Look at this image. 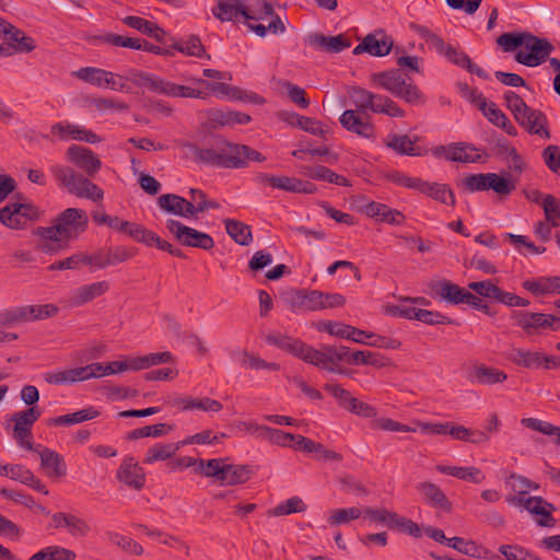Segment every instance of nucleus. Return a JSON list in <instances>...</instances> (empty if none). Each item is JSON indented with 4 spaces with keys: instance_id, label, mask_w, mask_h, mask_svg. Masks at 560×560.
I'll return each mask as SVG.
<instances>
[{
    "instance_id": "f257e3e1",
    "label": "nucleus",
    "mask_w": 560,
    "mask_h": 560,
    "mask_svg": "<svg viewBox=\"0 0 560 560\" xmlns=\"http://www.w3.org/2000/svg\"><path fill=\"white\" fill-rule=\"evenodd\" d=\"M182 148L187 149L197 164L211 165L224 168H243L250 161L264 162L266 156L257 150L229 141L221 135H212L205 148L194 142H183Z\"/></svg>"
},
{
    "instance_id": "f03ea898",
    "label": "nucleus",
    "mask_w": 560,
    "mask_h": 560,
    "mask_svg": "<svg viewBox=\"0 0 560 560\" xmlns=\"http://www.w3.org/2000/svg\"><path fill=\"white\" fill-rule=\"evenodd\" d=\"M420 58L417 56H398V69L387 70V91L409 104H423L424 96L409 77V72L420 73Z\"/></svg>"
},
{
    "instance_id": "7ed1b4c3",
    "label": "nucleus",
    "mask_w": 560,
    "mask_h": 560,
    "mask_svg": "<svg viewBox=\"0 0 560 560\" xmlns=\"http://www.w3.org/2000/svg\"><path fill=\"white\" fill-rule=\"evenodd\" d=\"M375 354L371 351H352L343 345H322V359L319 369L330 373L347 374V370L340 363L362 365L374 364Z\"/></svg>"
},
{
    "instance_id": "20e7f679",
    "label": "nucleus",
    "mask_w": 560,
    "mask_h": 560,
    "mask_svg": "<svg viewBox=\"0 0 560 560\" xmlns=\"http://www.w3.org/2000/svg\"><path fill=\"white\" fill-rule=\"evenodd\" d=\"M50 172L71 195L93 201H100L104 197L103 189L69 166L52 165Z\"/></svg>"
},
{
    "instance_id": "39448f33",
    "label": "nucleus",
    "mask_w": 560,
    "mask_h": 560,
    "mask_svg": "<svg viewBox=\"0 0 560 560\" xmlns=\"http://www.w3.org/2000/svg\"><path fill=\"white\" fill-rule=\"evenodd\" d=\"M89 226V218L83 209L67 208L54 218L52 224L46 226V234H59L61 237L71 242L84 233Z\"/></svg>"
},
{
    "instance_id": "423d86ee",
    "label": "nucleus",
    "mask_w": 560,
    "mask_h": 560,
    "mask_svg": "<svg viewBox=\"0 0 560 560\" xmlns=\"http://www.w3.org/2000/svg\"><path fill=\"white\" fill-rule=\"evenodd\" d=\"M265 341L275 346L301 360L304 362L315 365L317 368L320 366L322 359V346L318 349L313 348L310 345H306L300 339L292 338L287 335L272 332L268 334L265 337Z\"/></svg>"
},
{
    "instance_id": "0eeeda50",
    "label": "nucleus",
    "mask_w": 560,
    "mask_h": 560,
    "mask_svg": "<svg viewBox=\"0 0 560 560\" xmlns=\"http://www.w3.org/2000/svg\"><path fill=\"white\" fill-rule=\"evenodd\" d=\"M523 47L525 50H517L514 59L516 62L526 67H537L548 60L550 54L555 49L552 44L546 39L526 33Z\"/></svg>"
},
{
    "instance_id": "6e6552de",
    "label": "nucleus",
    "mask_w": 560,
    "mask_h": 560,
    "mask_svg": "<svg viewBox=\"0 0 560 560\" xmlns=\"http://www.w3.org/2000/svg\"><path fill=\"white\" fill-rule=\"evenodd\" d=\"M40 416L42 409L38 406H33L12 415L10 420L14 422L13 438L20 447L37 451L32 443V428Z\"/></svg>"
},
{
    "instance_id": "1a4fd4ad",
    "label": "nucleus",
    "mask_w": 560,
    "mask_h": 560,
    "mask_svg": "<svg viewBox=\"0 0 560 560\" xmlns=\"http://www.w3.org/2000/svg\"><path fill=\"white\" fill-rule=\"evenodd\" d=\"M166 228L183 246L197 247L205 250H210L214 247V241L211 235L187 226L177 220H166Z\"/></svg>"
},
{
    "instance_id": "9d476101",
    "label": "nucleus",
    "mask_w": 560,
    "mask_h": 560,
    "mask_svg": "<svg viewBox=\"0 0 560 560\" xmlns=\"http://www.w3.org/2000/svg\"><path fill=\"white\" fill-rule=\"evenodd\" d=\"M512 318L528 335L535 334L539 329L549 328L552 331L560 329V317L552 314L513 311Z\"/></svg>"
},
{
    "instance_id": "9b49d317",
    "label": "nucleus",
    "mask_w": 560,
    "mask_h": 560,
    "mask_svg": "<svg viewBox=\"0 0 560 560\" xmlns=\"http://www.w3.org/2000/svg\"><path fill=\"white\" fill-rule=\"evenodd\" d=\"M136 254V248H128L122 245L105 247L91 255H88V265L94 269H105L107 267L124 262L133 257Z\"/></svg>"
},
{
    "instance_id": "f8f14e48",
    "label": "nucleus",
    "mask_w": 560,
    "mask_h": 560,
    "mask_svg": "<svg viewBox=\"0 0 560 560\" xmlns=\"http://www.w3.org/2000/svg\"><path fill=\"white\" fill-rule=\"evenodd\" d=\"M0 37L11 47L13 54H26L35 49V40L24 31L0 18Z\"/></svg>"
},
{
    "instance_id": "ddd939ff",
    "label": "nucleus",
    "mask_w": 560,
    "mask_h": 560,
    "mask_svg": "<svg viewBox=\"0 0 560 560\" xmlns=\"http://www.w3.org/2000/svg\"><path fill=\"white\" fill-rule=\"evenodd\" d=\"M67 159L82 170L88 176L93 177L102 167V161L91 149L72 144L67 149Z\"/></svg>"
},
{
    "instance_id": "4468645a",
    "label": "nucleus",
    "mask_w": 560,
    "mask_h": 560,
    "mask_svg": "<svg viewBox=\"0 0 560 560\" xmlns=\"http://www.w3.org/2000/svg\"><path fill=\"white\" fill-rule=\"evenodd\" d=\"M116 478L119 482L137 491H140L145 483V472L132 456L122 459L117 469Z\"/></svg>"
},
{
    "instance_id": "2eb2a0df",
    "label": "nucleus",
    "mask_w": 560,
    "mask_h": 560,
    "mask_svg": "<svg viewBox=\"0 0 560 560\" xmlns=\"http://www.w3.org/2000/svg\"><path fill=\"white\" fill-rule=\"evenodd\" d=\"M516 122L529 135H536L542 139H550L548 119L545 113L529 107L515 118Z\"/></svg>"
},
{
    "instance_id": "dca6fc26",
    "label": "nucleus",
    "mask_w": 560,
    "mask_h": 560,
    "mask_svg": "<svg viewBox=\"0 0 560 560\" xmlns=\"http://www.w3.org/2000/svg\"><path fill=\"white\" fill-rule=\"evenodd\" d=\"M279 118L292 127L300 128L314 136H319L324 140H327V136L330 133L329 128L325 127L320 121L302 116L295 112H281L279 113Z\"/></svg>"
},
{
    "instance_id": "f3484780",
    "label": "nucleus",
    "mask_w": 560,
    "mask_h": 560,
    "mask_svg": "<svg viewBox=\"0 0 560 560\" xmlns=\"http://www.w3.org/2000/svg\"><path fill=\"white\" fill-rule=\"evenodd\" d=\"M73 75L86 83L95 86H107L112 90H116L117 79L124 80L120 74L113 73L110 71L95 68V67H83L73 72Z\"/></svg>"
},
{
    "instance_id": "a211bd4d",
    "label": "nucleus",
    "mask_w": 560,
    "mask_h": 560,
    "mask_svg": "<svg viewBox=\"0 0 560 560\" xmlns=\"http://www.w3.org/2000/svg\"><path fill=\"white\" fill-rule=\"evenodd\" d=\"M51 133L57 136L60 140L73 139L86 143H98L102 141V138L94 131L69 122L54 124L51 126Z\"/></svg>"
},
{
    "instance_id": "6ab92c4d",
    "label": "nucleus",
    "mask_w": 560,
    "mask_h": 560,
    "mask_svg": "<svg viewBox=\"0 0 560 560\" xmlns=\"http://www.w3.org/2000/svg\"><path fill=\"white\" fill-rule=\"evenodd\" d=\"M518 503L522 504L529 513L539 515L537 524L541 527H553L556 520L551 512L556 511L552 503L547 502L541 497H529L527 499L518 498Z\"/></svg>"
},
{
    "instance_id": "aec40b11",
    "label": "nucleus",
    "mask_w": 560,
    "mask_h": 560,
    "mask_svg": "<svg viewBox=\"0 0 560 560\" xmlns=\"http://www.w3.org/2000/svg\"><path fill=\"white\" fill-rule=\"evenodd\" d=\"M158 203L161 209L168 213L183 218H195V205L182 196L164 194L159 197Z\"/></svg>"
},
{
    "instance_id": "412c9836",
    "label": "nucleus",
    "mask_w": 560,
    "mask_h": 560,
    "mask_svg": "<svg viewBox=\"0 0 560 560\" xmlns=\"http://www.w3.org/2000/svg\"><path fill=\"white\" fill-rule=\"evenodd\" d=\"M416 490L422 500L432 508H439L444 512L452 511L451 501L438 485L431 481H423L416 486Z\"/></svg>"
},
{
    "instance_id": "4be33fe9",
    "label": "nucleus",
    "mask_w": 560,
    "mask_h": 560,
    "mask_svg": "<svg viewBox=\"0 0 560 560\" xmlns=\"http://www.w3.org/2000/svg\"><path fill=\"white\" fill-rule=\"evenodd\" d=\"M349 94L359 110L363 113L366 110L385 113V101L383 96L360 86H353Z\"/></svg>"
},
{
    "instance_id": "5701e85b",
    "label": "nucleus",
    "mask_w": 560,
    "mask_h": 560,
    "mask_svg": "<svg viewBox=\"0 0 560 560\" xmlns=\"http://www.w3.org/2000/svg\"><path fill=\"white\" fill-rule=\"evenodd\" d=\"M109 289L106 281H98L90 284H84L71 292L68 298L69 306L78 307L94 299L103 295Z\"/></svg>"
},
{
    "instance_id": "b1692460",
    "label": "nucleus",
    "mask_w": 560,
    "mask_h": 560,
    "mask_svg": "<svg viewBox=\"0 0 560 560\" xmlns=\"http://www.w3.org/2000/svg\"><path fill=\"white\" fill-rule=\"evenodd\" d=\"M211 11L221 22H235L238 15L249 18V9L241 0H218Z\"/></svg>"
},
{
    "instance_id": "393cba45",
    "label": "nucleus",
    "mask_w": 560,
    "mask_h": 560,
    "mask_svg": "<svg viewBox=\"0 0 560 560\" xmlns=\"http://www.w3.org/2000/svg\"><path fill=\"white\" fill-rule=\"evenodd\" d=\"M339 121L346 130L360 137L372 138L374 136V126L368 119L362 118L353 109L345 110L341 114Z\"/></svg>"
},
{
    "instance_id": "a878e982",
    "label": "nucleus",
    "mask_w": 560,
    "mask_h": 560,
    "mask_svg": "<svg viewBox=\"0 0 560 560\" xmlns=\"http://www.w3.org/2000/svg\"><path fill=\"white\" fill-rule=\"evenodd\" d=\"M310 44L322 51L338 54L351 46V40L345 35L326 36L315 33L310 36Z\"/></svg>"
},
{
    "instance_id": "bb28decb",
    "label": "nucleus",
    "mask_w": 560,
    "mask_h": 560,
    "mask_svg": "<svg viewBox=\"0 0 560 560\" xmlns=\"http://www.w3.org/2000/svg\"><path fill=\"white\" fill-rule=\"evenodd\" d=\"M125 79L130 81L138 88H145L149 91L164 95L166 80L161 79L153 73H149L138 69H130Z\"/></svg>"
},
{
    "instance_id": "cd10ccee",
    "label": "nucleus",
    "mask_w": 560,
    "mask_h": 560,
    "mask_svg": "<svg viewBox=\"0 0 560 560\" xmlns=\"http://www.w3.org/2000/svg\"><path fill=\"white\" fill-rule=\"evenodd\" d=\"M85 366L68 369L62 371L48 372L44 375L47 383L52 385H70L77 382H82L91 378L92 374H88Z\"/></svg>"
},
{
    "instance_id": "c85d7f7f",
    "label": "nucleus",
    "mask_w": 560,
    "mask_h": 560,
    "mask_svg": "<svg viewBox=\"0 0 560 560\" xmlns=\"http://www.w3.org/2000/svg\"><path fill=\"white\" fill-rule=\"evenodd\" d=\"M418 191L443 205L456 206L455 194L447 184L430 183L422 179Z\"/></svg>"
},
{
    "instance_id": "c756f323",
    "label": "nucleus",
    "mask_w": 560,
    "mask_h": 560,
    "mask_svg": "<svg viewBox=\"0 0 560 560\" xmlns=\"http://www.w3.org/2000/svg\"><path fill=\"white\" fill-rule=\"evenodd\" d=\"M431 289L434 290L442 300L452 304L466 303L467 296L470 294L469 291L460 288L458 284H455L450 280L432 282Z\"/></svg>"
},
{
    "instance_id": "7c9ffc66",
    "label": "nucleus",
    "mask_w": 560,
    "mask_h": 560,
    "mask_svg": "<svg viewBox=\"0 0 560 560\" xmlns=\"http://www.w3.org/2000/svg\"><path fill=\"white\" fill-rule=\"evenodd\" d=\"M322 291H296L289 300L292 311H317L323 308L320 302Z\"/></svg>"
},
{
    "instance_id": "2f4dec72",
    "label": "nucleus",
    "mask_w": 560,
    "mask_h": 560,
    "mask_svg": "<svg viewBox=\"0 0 560 560\" xmlns=\"http://www.w3.org/2000/svg\"><path fill=\"white\" fill-rule=\"evenodd\" d=\"M40 457L42 468L47 470L49 477H63L67 474V465L65 458L54 450L44 447L36 451Z\"/></svg>"
},
{
    "instance_id": "473e14b6",
    "label": "nucleus",
    "mask_w": 560,
    "mask_h": 560,
    "mask_svg": "<svg viewBox=\"0 0 560 560\" xmlns=\"http://www.w3.org/2000/svg\"><path fill=\"white\" fill-rule=\"evenodd\" d=\"M255 474L250 465L225 464L219 485L236 486L247 482Z\"/></svg>"
},
{
    "instance_id": "72a5a7b5",
    "label": "nucleus",
    "mask_w": 560,
    "mask_h": 560,
    "mask_svg": "<svg viewBox=\"0 0 560 560\" xmlns=\"http://www.w3.org/2000/svg\"><path fill=\"white\" fill-rule=\"evenodd\" d=\"M444 56L454 65L467 70L469 73H474L480 79L489 80V74L479 66L474 63L469 56L463 50L450 45Z\"/></svg>"
},
{
    "instance_id": "f704fd0d",
    "label": "nucleus",
    "mask_w": 560,
    "mask_h": 560,
    "mask_svg": "<svg viewBox=\"0 0 560 560\" xmlns=\"http://www.w3.org/2000/svg\"><path fill=\"white\" fill-rule=\"evenodd\" d=\"M387 529L399 534L409 535L413 538L422 537V528L412 520L401 516L395 512L387 511Z\"/></svg>"
},
{
    "instance_id": "c9c22d12",
    "label": "nucleus",
    "mask_w": 560,
    "mask_h": 560,
    "mask_svg": "<svg viewBox=\"0 0 560 560\" xmlns=\"http://www.w3.org/2000/svg\"><path fill=\"white\" fill-rule=\"evenodd\" d=\"M506 359L512 363L526 369H539L542 366L544 353L533 352L522 348H513Z\"/></svg>"
},
{
    "instance_id": "e433bc0d",
    "label": "nucleus",
    "mask_w": 560,
    "mask_h": 560,
    "mask_svg": "<svg viewBox=\"0 0 560 560\" xmlns=\"http://www.w3.org/2000/svg\"><path fill=\"white\" fill-rule=\"evenodd\" d=\"M44 231H46V226H38L34 231V234L42 238L38 244V249L43 253L57 255L69 247L70 242L61 237L59 234L51 235L50 237L49 234H46Z\"/></svg>"
},
{
    "instance_id": "4c0bfd02",
    "label": "nucleus",
    "mask_w": 560,
    "mask_h": 560,
    "mask_svg": "<svg viewBox=\"0 0 560 560\" xmlns=\"http://www.w3.org/2000/svg\"><path fill=\"white\" fill-rule=\"evenodd\" d=\"M469 378L470 381L479 384L493 385L504 382L508 378V375L499 369L480 364L474 368Z\"/></svg>"
},
{
    "instance_id": "58836bf2",
    "label": "nucleus",
    "mask_w": 560,
    "mask_h": 560,
    "mask_svg": "<svg viewBox=\"0 0 560 560\" xmlns=\"http://www.w3.org/2000/svg\"><path fill=\"white\" fill-rule=\"evenodd\" d=\"M223 223L229 236L238 245L248 246L253 242V234L249 225L234 219H225Z\"/></svg>"
},
{
    "instance_id": "ea45409f",
    "label": "nucleus",
    "mask_w": 560,
    "mask_h": 560,
    "mask_svg": "<svg viewBox=\"0 0 560 560\" xmlns=\"http://www.w3.org/2000/svg\"><path fill=\"white\" fill-rule=\"evenodd\" d=\"M21 202H10L0 209V222L9 229L23 230L26 222H23Z\"/></svg>"
},
{
    "instance_id": "a19ab883",
    "label": "nucleus",
    "mask_w": 560,
    "mask_h": 560,
    "mask_svg": "<svg viewBox=\"0 0 560 560\" xmlns=\"http://www.w3.org/2000/svg\"><path fill=\"white\" fill-rule=\"evenodd\" d=\"M100 416V411L93 407H89L82 410H79L73 413L62 415L56 418H51L48 421L49 425H72L77 423H81L83 421L95 419Z\"/></svg>"
},
{
    "instance_id": "79ce46f5",
    "label": "nucleus",
    "mask_w": 560,
    "mask_h": 560,
    "mask_svg": "<svg viewBox=\"0 0 560 560\" xmlns=\"http://www.w3.org/2000/svg\"><path fill=\"white\" fill-rule=\"evenodd\" d=\"M170 39L172 40L170 47L179 52L198 58L206 56L210 59V56L205 54V47L197 35H190L186 42H177L174 37H170Z\"/></svg>"
},
{
    "instance_id": "37998d69",
    "label": "nucleus",
    "mask_w": 560,
    "mask_h": 560,
    "mask_svg": "<svg viewBox=\"0 0 560 560\" xmlns=\"http://www.w3.org/2000/svg\"><path fill=\"white\" fill-rule=\"evenodd\" d=\"M177 452L178 444L156 443L147 450L143 463L150 465L159 460L171 459Z\"/></svg>"
},
{
    "instance_id": "c03bdc74",
    "label": "nucleus",
    "mask_w": 560,
    "mask_h": 560,
    "mask_svg": "<svg viewBox=\"0 0 560 560\" xmlns=\"http://www.w3.org/2000/svg\"><path fill=\"white\" fill-rule=\"evenodd\" d=\"M489 173L468 174L457 182V187L465 194L488 190Z\"/></svg>"
},
{
    "instance_id": "a18cd8bd",
    "label": "nucleus",
    "mask_w": 560,
    "mask_h": 560,
    "mask_svg": "<svg viewBox=\"0 0 560 560\" xmlns=\"http://www.w3.org/2000/svg\"><path fill=\"white\" fill-rule=\"evenodd\" d=\"M467 150L475 151L477 149L474 144L467 142L452 143L448 145L446 160L460 163H475L480 161V155L472 156L466 152Z\"/></svg>"
},
{
    "instance_id": "49530a36",
    "label": "nucleus",
    "mask_w": 560,
    "mask_h": 560,
    "mask_svg": "<svg viewBox=\"0 0 560 560\" xmlns=\"http://www.w3.org/2000/svg\"><path fill=\"white\" fill-rule=\"evenodd\" d=\"M88 374H92L91 378L102 377L112 374H118L127 371V361L98 362L86 365Z\"/></svg>"
},
{
    "instance_id": "de8ad7c7",
    "label": "nucleus",
    "mask_w": 560,
    "mask_h": 560,
    "mask_svg": "<svg viewBox=\"0 0 560 560\" xmlns=\"http://www.w3.org/2000/svg\"><path fill=\"white\" fill-rule=\"evenodd\" d=\"M21 310L24 323L49 318L58 313V307L52 304L25 305Z\"/></svg>"
},
{
    "instance_id": "09e8293b",
    "label": "nucleus",
    "mask_w": 560,
    "mask_h": 560,
    "mask_svg": "<svg viewBox=\"0 0 560 560\" xmlns=\"http://www.w3.org/2000/svg\"><path fill=\"white\" fill-rule=\"evenodd\" d=\"M234 357L237 358V361L242 366H247L253 370H271L278 371L280 365L275 362H267L264 359L249 353L247 351H238L234 353Z\"/></svg>"
},
{
    "instance_id": "8fccbe9b",
    "label": "nucleus",
    "mask_w": 560,
    "mask_h": 560,
    "mask_svg": "<svg viewBox=\"0 0 560 560\" xmlns=\"http://www.w3.org/2000/svg\"><path fill=\"white\" fill-rule=\"evenodd\" d=\"M306 510V504L300 497H292L267 511L269 517L283 516L292 513H301Z\"/></svg>"
},
{
    "instance_id": "3c124183",
    "label": "nucleus",
    "mask_w": 560,
    "mask_h": 560,
    "mask_svg": "<svg viewBox=\"0 0 560 560\" xmlns=\"http://www.w3.org/2000/svg\"><path fill=\"white\" fill-rule=\"evenodd\" d=\"M521 423L527 429L538 431L545 435L555 436V443L560 446V427L536 418H523Z\"/></svg>"
},
{
    "instance_id": "603ef678",
    "label": "nucleus",
    "mask_w": 560,
    "mask_h": 560,
    "mask_svg": "<svg viewBox=\"0 0 560 560\" xmlns=\"http://www.w3.org/2000/svg\"><path fill=\"white\" fill-rule=\"evenodd\" d=\"M226 458H211V459H199L196 472H199L206 477L214 478L215 481L220 482L223 469L225 466Z\"/></svg>"
},
{
    "instance_id": "864d4df0",
    "label": "nucleus",
    "mask_w": 560,
    "mask_h": 560,
    "mask_svg": "<svg viewBox=\"0 0 560 560\" xmlns=\"http://www.w3.org/2000/svg\"><path fill=\"white\" fill-rule=\"evenodd\" d=\"M257 429L261 431L262 436H265L268 441L279 446L290 447L293 441L296 439V434L288 433L282 430L270 428L267 425H261L258 427Z\"/></svg>"
},
{
    "instance_id": "5fc2aeb1",
    "label": "nucleus",
    "mask_w": 560,
    "mask_h": 560,
    "mask_svg": "<svg viewBox=\"0 0 560 560\" xmlns=\"http://www.w3.org/2000/svg\"><path fill=\"white\" fill-rule=\"evenodd\" d=\"M488 190H493L495 194L500 196H509L511 195L515 188V182L511 179V176L508 177L499 175L497 173H489V184Z\"/></svg>"
},
{
    "instance_id": "6e6d98bb",
    "label": "nucleus",
    "mask_w": 560,
    "mask_h": 560,
    "mask_svg": "<svg viewBox=\"0 0 560 560\" xmlns=\"http://www.w3.org/2000/svg\"><path fill=\"white\" fill-rule=\"evenodd\" d=\"M447 546L458 552L472 558H481L483 548L478 546L474 540H466L462 537H453L447 540Z\"/></svg>"
},
{
    "instance_id": "4d7b16f0",
    "label": "nucleus",
    "mask_w": 560,
    "mask_h": 560,
    "mask_svg": "<svg viewBox=\"0 0 560 560\" xmlns=\"http://www.w3.org/2000/svg\"><path fill=\"white\" fill-rule=\"evenodd\" d=\"M387 148L393 149L401 155L418 156L420 155L419 148H417L408 136H394L387 141Z\"/></svg>"
},
{
    "instance_id": "13d9d810",
    "label": "nucleus",
    "mask_w": 560,
    "mask_h": 560,
    "mask_svg": "<svg viewBox=\"0 0 560 560\" xmlns=\"http://www.w3.org/2000/svg\"><path fill=\"white\" fill-rule=\"evenodd\" d=\"M415 320H419L427 325H459L456 320L447 317L439 312L419 308L413 315Z\"/></svg>"
},
{
    "instance_id": "bf43d9fd",
    "label": "nucleus",
    "mask_w": 560,
    "mask_h": 560,
    "mask_svg": "<svg viewBox=\"0 0 560 560\" xmlns=\"http://www.w3.org/2000/svg\"><path fill=\"white\" fill-rule=\"evenodd\" d=\"M107 537L112 544L116 545L117 547H119L120 549L128 553L136 556H141L143 553L142 546L135 541L133 539H131L130 537L120 535L115 532H108Z\"/></svg>"
},
{
    "instance_id": "052dcab7",
    "label": "nucleus",
    "mask_w": 560,
    "mask_h": 560,
    "mask_svg": "<svg viewBox=\"0 0 560 560\" xmlns=\"http://www.w3.org/2000/svg\"><path fill=\"white\" fill-rule=\"evenodd\" d=\"M456 86L463 98L474 104L479 110H485L488 102L483 94L478 91V89L471 88L464 82H457Z\"/></svg>"
},
{
    "instance_id": "680f3d73",
    "label": "nucleus",
    "mask_w": 560,
    "mask_h": 560,
    "mask_svg": "<svg viewBox=\"0 0 560 560\" xmlns=\"http://www.w3.org/2000/svg\"><path fill=\"white\" fill-rule=\"evenodd\" d=\"M526 33L527 32L503 33L498 37L497 43L504 51H514L524 45Z\"/></svg>"
},
{
    "instance_id": "e2e57ef3",
    "label": "nucleus",
    "mask_w": 560,
    "mask_h": 560,
    "mask_svg": "<svg viewBox=\"0 0 560 560\" xmlns=\"http://www.w3.org/2000/svg\"><path fill=\"white\" fill-rule=\"evenodd\" d=\"M164 95L171 97H191V98H202L203 93L199 90L192 89L186 85H179L173 83L171 81H166V86L164 90Z\"/></svg>"
},
{
    "instance_id": "0e129e2a",
    "label": "nucleus",
    "mask_w": 560,
    "mask_h": 560,
    "mask_svg": "<svg viewBox=\"0 0 560 560\" xmlns=\"http://www.w3.org/2000/svg\"><path fill=\"white\" fill-rule=\"evenodd\" d=\"M80 265H88V254L77 253L62 260L55 261L48 266V270H74L78 269Z\"/></svg>"
},
{
    "instance_id": "69168bd1",
    "label": "nucleus",
    "mask_w": 560,
    "mask_h": 560,
    "mask_svg": "<svg viewBox=\"0 0 560 560\" xmlns=\"http://www.w3.org/2000/svg\"><path fill=\"white\" fill-rule=\"evenodd\" d=\"M387 180H390L392 183L409 188L419 190L420 184L422 179L420 177H411L405 173H401L399 171H387Z\"/></svg>"
},
{
    "instance_id": "338daca9",
    "label": "nucleus",
    "mask_w": 560,
    "mask_h": 560,
    "mask_svg": "<svg viewBox=\"0 0 560 560\" xmlns=\"http://www.w3.org/2000/svg\"><path fill=\"white\" fill-rule=\"evenodd\" d=\"M503 100H504L505 106L511 110L514 119L516 117H518L522 114V112H524V110L526 112L527 108L530 107L514 91H506L503 94Z\"/></svg>"
},
{
    "instance_id": "774afa93",
    "label": "nucleus",
    "mask_w": 560,
    "mask_h": 560,
    "mask_svg": "<svg viewBox=\"0 0 560 560\" xmlns=\"http://www.w3.org/2000/svg\"><path fill=\"white\" fill-rule=\"evenodd\" d=\"M541 158L552 173L560 175V148L558 145L546 147L541 152Z\"/></svg>"
}]
</instances>
